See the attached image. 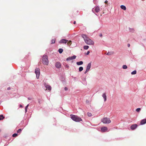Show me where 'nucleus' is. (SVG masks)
Listing matches in <instances>:
<instances>
[{
    "label": "nucleus",
    "mask_w": 146,
    "mask_h": 146,
    "mask_svg": "<svg viewBox=\"0 0 146 146\" xmlns=\"http://www.w3.org/2000/svg\"><path fill=\"white\" fill-rule=\"evenodd\" d=\"M82 36L84 39L85 42L88 45H93L94 44V42L93 41L90 39L86 35L82 34Z\"/></svg>",
    "instance_id": "1"
},
{
    "label": "nucleus",
    "mask_w": 146,
    "mask_h": 146,
    "mask_svg": "<svg viewBox=\"0 0 146 146\" xmlns=\"http://www.w3.org/2000/svg\"><path fill=\"white\" fill-rule=\"evenodd\" d=\"M70 116L71 119L75 121L78 122L82 121V119L77 115L71 114Z\"/></svg>",
    "instance_id": "2"
},
{
    "label": "nucleus",
    "mask_w": 146,
    "mask_h": 146,
    "mask_svg": "<svg viewBox=\"0 0 146 146\" xmlns=\"http://www.w3.org/2000/svg\"><path fill=\"white\" fill-rule=\"evenodd\" d=\"M42 63L44 64L48 65V56L46 55L43 56L42 59Z\"/></svg>",
    "instance_id": "3"
},
{
    "label": "nucleus",
    "mask_w": 146,
    "mask_h": 146,
    "mask_svg": "<svg viewBox=\"0 0 146 146\" xmlns=\"http://www.w3.org/2000/svg\"><path fill=\"white\" fill-rule=\"evenodd\" d=\"M101 121L104 123H109L111 122V121L109 118L104 117L101 119Z\"/></svg>",
    "instance_id": "4"
},
{
    "label": "nucleus",
    "mask_w": 146,
    "mask_h": 146,
    "mask_svg": "<svg viewBox=\"0 0 146 146\" xmlns=\"http://www.w3.org/2000/svg\"><path fill=\"white\" fill-rule=\"evenodd\" d=\"M35 72L36 75L37 79H38L40 74V69L39 68H37L35 69Z\"/></svg>",
    "instance_id": "5"
},
{
    "label": "nucleus",
    "mask_w": 146,
    "mask_h": 146,
    "mask_svg": "<svg viewBox=\"0 0 146 146\" xmlns=\"http://www.w3.org/2000/svg\"><path fill=\"white\" fill-rule=\"evenodd\" d=\"M108 130V128L107 127H104L101 128V131L102 132H106Z\"/></svg>",
    "instance_id": "6"
},
{
    "label": "nucleus",
    "mask_w": 146,
    "mask_h": 146,
    "mask_svg": "<svg viewBox=\"0 0 146 146\" xmlns=\"http://www.w3.org/2000/svg\"><path fill=\"white\" fill-rule=\"evenodd\" d=\"M68 40L65 39H62L60 40L59 43H66L67 42Z\"/></svg>",
    "instance_id": "7"
},
{
    "label": "nucleus",
    "mask_w": 146,
    "mask_h": 146,
    "mask_svg": "<svg viewBox=\"0 0 146 146\" xmlns=\"http://www.w3.org/2000/svg\"><path fill=\"white\" fill-rule=\"evenodd\" d=\"M137 124H134L131 125V128L132 130H133L135 129L137 127Z\"/></svg>",
    "instance_id": "8"
},
{
    "label": "nucleus",
    "mask_w": 146,
    "mask_h": 146,
    "mask_svg": "<svg viewBox=\"0 0 146 146\" xmlns=\"http://www.w3.org/2000/svg\"><path fill=\"white\" fill-rule=\"evenodd\" d=\"M76 56L75 55H74L70 57H68L66 59L67 60H72L73 59H74L76 58Z\"/></svg>",
    "instance_id": "9"
},
{
    "label": "nucleus",
    "mask_w": 146,
    "mask_h": 146,
    "mask_svg": "<svg viewBox=\"0 0 146 146\" xmlns=\"http://www.w3.org/2000/svg\"><path fill=\"white\" fill-rule=\"evenodd\" d=\"M55 66L57 68H60L61 64L60 62H58L56 63Z\"/></svg>",
    "instance_id": "10"
},
{
    "label": "nucleus",
    "mask_w": 146,
    "mask_h": 146,
    "mask_svg": "<svg viewBox=\"0 0 146 146\" xmlns=\"http://www.w3.org/2000/svg\"><path fill=\"white\" fill-rule=\"evenodd\" d=\"M91 63H88L87 66L86 70H88V71H89L91 68Z\"/></svg>",
    "instance_id": "11"
},
{
    "label": "nucleus",
    "mask_w": 146,
    "mask_h": 146,
    "mask_svg": "<svg viewBox=\"0 0 146 146\" xmlns=\"http://www.w3.org/2000/svg\"><path fill=\"white\" fill-rule=\"evenodd\" d=\"M102 96L103 98L104 99V101L106 102L107 100V96L106 95V93H104L102 95Z\"/></svg>",
    "instance_id": "12"
},
{
    "label": "nucleus",
    "mask_w": 146,
    "mask_h": 146,
    "mask_svg": "<svg viewBox=\"0 0 146 146\" xmlns=\"http://www.w3.org/2000/svg\"><path fill=\"white\" fill-rule=\"evenodd\" d=\"M146 123V119H144L142 120L140 122L141 125H143Z\"/></svg>",
    "instance_id": "13"
},
{
    "label": "nucleus",
    "mask_w": 146,
    "mask_h": 146,
    "mask_svg": "<svg viewBox=\"0 0 146 146\" xmlns=\"http://www.w3.org/2000/svg\"><path fill=\"white\" fill-rule=\"evenodd\" d=\"M95 11L96 13H98L100 11V9L99 7L96 6L95 8Z\"/></svg>",
    "instance_id": "14"
},
{
    "label": "nucleus",
    "mask_w": 146,
    "mask_h": 146,
    "mask_svg": "<svg viewBox=\"0 0 146 146\" xmlns=\"http://www.w3.org/2000/svg\"><path fill=\"white\" fill-rule=\"evenodd\" d=\"M45 86L46 88V90L47 89L50 90H51V87L50 86L48 85H45Z\"/></svg>",
    "instance_id": "15"
},
{
    "label": "nucleus",
    "mask_w": 146,
    "mask_h": 146,
    "mask_svg": "<svg viewBox=\"0 0 146 146\" xmlns=\"http://www.w3.org/2000/svg\"><path fill=\"white\" fill-rule=\"evenodd\" d=\"M76 64L78 65H81L83 64V62L82 61H80L76 62Z\"/></svg>",
    "instance_id": "16"
},
{
    "label": "nucleus",
    "mask_w": 146,
    "mask_h": 146,
    "mask_svg": "<svg viewBox=\"0 0 146 146\" xmlns=\"http://www.w3.org/2000/svg\"><path fill=\"white\" fill-rule=\"evenodd\" d=\"M121 9L123 10H126V7L125 6L123 5H121L120 6Z\"/></svg>",
    "instance_id": "17"
},
{
    "label": "nucleus",
    "mask_w": 146,
    "mask_h": 146,
    "mask_svg": "<svg viewBox=\"0 0 146 146\" xmlns=\"http://www.w3.org/2000/svg\"><path fill=\"white\" fill-rule=\"evenodd\" d=\"M5 118V117L3 115H0V120H2Z\"/></svg>",
    "instance_id": "18"
},
{
    "label": "nucleus",
    "mask_w": 146,
    "mask_h": 146,
    "mask_svg": "<svg viewBox=\"0 0 146 146\" xmlns=\"http://www.w3.org/2000/svg\"><path fill=\"white\" fill-rule=\"evenodd\" d=\"M72 43V41L71 40H69L68 42H67V44L68 45L70 46L71 44Z\"/></svg>",
    "instance_id": "19"
},
{
    "label": "nucleus",
    "mask_w": 146,
    "mask_h": 146,
    "mask_svg": "<svg viewBox=\"0 0 146 146\" xmlns=\"http://www.w3.org/2000/svg\"><path fill=\"white\" fill-rule=\"evenodd\" d=\"M113 52H108L107 54V55H111L113 54Z\"/></svg>",
    "instance_id": "20"
},
{
    "label": "nucleus",
    "mask_w": 146,
    "mask_h": 146,
    "mask_svg": "<svg viewBox=\"0 0 146 146\" xmlns=\"http://www.w3.org/2000/svg\"><path fill=\"white\" fill-rule=\"evenodd\" d=\"M63 51V49L62 48H60L58 50V52H59V53L61 54L62 53V52Z\"/></svg>",
    "instance_id": "21"
},
{
    "label": "nucleus",
    "mask_w": 146,
    "mask_h": 146,
    "mask_svg": "<svg viewBox=\"0 0 146 146\" xmlns=\"http://www.w3.org/2000/svg\"><path fill=\"white\" fill-rule=\"evenodd\" d=\"M89 46H84V48L85 50H87L88 49Z\"/></svg>",
    "instance_id": "22"
},
{
    "label": "nucleus",
    "mask_w": 146,
    "mask_h": 146,
    "mask_svg": "<svg viewBox=\"0 0 146 146\" xmlns=\"http://www.w3.org/2000/svg\"><path fill=\"white\" fill-rule=\"evenodd\" d=\"M123 68V69H126L127 68V66L126 65H124L122 66Z\"/></svg>",
    "instance_id": "23"
},
{
    "label": "nucleus",
    "mask_w": 146,
    "mask_h": 146,
    "mask_svg": "<svg viewBox=\"0 0 146 146\" xmlns=\"http://www.w3.org/2000/svg\"><path fill=\"white\" fill-rule=\"evenodd\" d=\"M136 71L135 70L131 72V74L132 75L135 74H136Z\"/></svg>",
    "instance_id": "24"
},
{
    "label": "nucleus",
    "mask_w": 146,
    "mask_h": 146,
    "mask_svg": "<svg viewBox=\"0 0 146 146\" xmlns=\"http://www.w3.org/2000/svg\"><path fill=\"white\" fill-rule=\"evenodd\" d=\"M83 67H80L79 68V71L80 72H81L82 70H83Z\"/></svg>",
    "instance_id": "25"
},
{
    "label": "nucleus",
    "mask_w": 146,
    "mask_h": 146,
    "mask_svg": "<svg viewBox=\"0 0 146 146\" xmlns=\"http://www.w3.org/2000/svg\"><path fill=\"white\" fill-rule=\"evenodd\" d=\"M29 105V104H28L27 106H26V107L25 108V112H26L27 111V108L28 107Z\"/></svg>",
    "instance_id": "26"
},
{
    "label": "nucleus",
    "mask_w": 146,
    "mask_h": 146,
    "mask_svg": "<svg viewBox=\"0 0 146 146\" xmlns=\"http://www.w3.org/2000/svg\"><path fill=\"white\" fill-rule=\"evenodd\" d=\"M52 43L53 44L55 42V39H53L51 40Z\"/></svg>",
    "instance_id": "27"
},
{
    "label": "nucleus",
    "mask_w": 146,
    "mask_h": 146,
    "mask_svg": "<svg viewBox=\"0 0 146 146\" xmlns=\"http://www.w3.org/2000/svg\"><path fill=\"white\" fill-rule=\"evenodd\" d=\"M18 135L17 133H14L13 135V137H16Z\"/></svg>",
    "instance_id": "28"
},
{
    "label": "nucleus",
    "mask_w": 146,
    "mask_h": 146,
    "mask_svg": "<svg viewBox=\"0 0 146 146\" xmlns=\"http://www.w3.org/2000/svg\"><path fill=\"white\" fill-rule=\"evenodd\" d=\"M21 131V129H19L17 131V133H20Z\"/></svg>",
    "instance_id": "29"
},
{
    "label": "nucleus",
    "mask_w": 146,
    "mask_h": 146,
    "mask_svg": "<svg viewBox=\"0 0 146 146\" xmlns=\"http://www.w3.org/2000/svg\"><path fill=\"white\" fill-rule=\"evenodd\" d=\"M89 117H90L92 116V114L90 113H87Z\"/></svg>",
    "instance_id": "30"
},
{
    "label": "nucleus",
    "mask_w": 146,
    "mask_h": 146,
    "mask_svg": "<svg viewBox=\"0 0 146 146\" xmlns=\"http://www.w3.org/2000/svg\"><path fill=\"white\" fill-rule=\"evenodd\" d=\"M140 110H141L140 108H138L136 109V111L137 112H139L140 111Z\"/></svg>",
    "instance_id": "31"
},
{
    "label": "nucleus",
    "mask_w": 146,
    "mask_h": 146,
    "mask_svg": "<svg viewBox=\"0 0 146 146\" xmlns=\"http://www.w3.org/2000/svg\"><path fill=\"white\" fill-rule=\"evenodd\" d=\"M129 30L131 32H133L134 31V30L133 29H129Z\"/></svg>",
    "instance_id": "32"
},
{
    "label": "nucleus",
    "mask_w": 146,
    "mask_h": 146,
    "mask_svg": "<svg viewBox=\"0 0 146 146\" xmlns=\"http://www.w3.org/2000/svg\"><path fill=\"white\" fill-rule=\"evenodd\" d=\"M90 53V51H88L86 54V55H88Z\"/></svg>",
    "instance_id": "33"
},
{
    "label": "nucleus",
    "mask_w": 146,
    "mask_h": 146,
    "mask_svg": "<svg viewBox=\"0 0 146 146\" xmlns=\"http://www.w3.org/2000/svg\"><path fill=\"white\" fill-rule=\"evenodd\" d=\"M89 71L87 70H86L85 71V72H84V74H86Z\"/></svg>",
    "instance_id": "34"
},
{
    "label": "nucleus",
    "mask_w": 146,
    "mask_h": 146,
    "mask_svg": "<svg viewBox=\"0 0 146 146\" xmlns=\"http://www.w3.org/2000/svg\"><path fill=\"white\" fill-rule=\"evenodd\" d=\"M68 90V88L67 87H65V88H64V90L65 91H66Z\"/></svg>",
    "instance_id": "35"
},
{
    "label": "nucleus",
    "mask_w": 146,
    "mask_h": 146,
    "mask_svg": "<svg viewBox=\"0 0 146 146\" xmlns=\"http://www.w3.org/2000/svg\"><path fill=\"white\" fill-rule=\"evenodd\" d=\"M10 89V87H8L7 88V90H9Z\"/></svg>",
    "instance_id": "36"
},
{
    "label": "nucleus",
    "mask_w": 146,
    "mask_h": 146,
    "mask_svg": "<svg viewBox=\"0 0 146 146\" xmlns=\"http://www.w3.org/2000/svg\"><path fill=\"white\" fill-rule=\"evenodd\" d=\"M108 1H106L105 2V3H108Z\"/></svg>",
    "instance_id": "37"
},
{
    "label": "nucleus",
    "mask_w": 146,
    "mask_h": 146,
    "mask_svg": "<svg viewBox=\"0 0 146 146\" xmlns=\"http://www.w3.org/2000/svg\"><path fill=\"white\" fill-rule=\"evenodd\" d=\"M127 46H128V47H130V44H128Z\"/></svg>",
    "instance_id": "38"
},
{
    "label": "nucleus",
    "mask_w": 146,
    "mask_h": 146,
    "mask_svg": "<svg viewBox=\"0 0 146 146\" xmlns=\"http://www.w3.org/2000/svg\"><path fill=\"white\" fill-rule=\"evenodd\" d=\"M66 67L67 68H68L69 67V66L68 65H66Z\"/></svg>",
    "instance_id": "39"
},
{
    "label": "nucleus",
    "mask_w": 146,
    "mask_h": 146,
    "mask_svg": "<svg viewBox=\"0 0 146 146\" xmlns=\"http://www.w3.org/2000/svg\"><path fill=\"white\" fill-rule=\"evenodd\" d=\"M73 23H74V24H76V21H74V22Z\"/></svg>",
    "instance_id": "40"
},
{
    "label": "nucleus",
    "mask_w": 146,
    "mask_h": 146,
    "mask_svg": "<svg viewBox=\"0 0 146 146\" xmlns=\"http://www.w3.org/2000/svg\"><path fill=\"white\" fill-rule=\"evenodd\" d=\"M20 107H23L22 105H20Z\"/></svg>",
    "instance_id": "41"
},
{
    "label": "nucleus",
    "mask_w": 146,
    "mask_h": 146,
    "mask_svg": "<svg viewBox=\"0 0 146 146\" xmlns=\"http://www.w3.org/2000/svg\"><path fill=\"white\" fill-rule=\"evenodd\" d=\"M100 36H102V34H101V35H100Z\"/></svg>",
    "instance_id": "42"
}]
</instances>
